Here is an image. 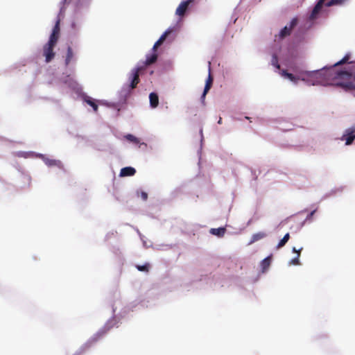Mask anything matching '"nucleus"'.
<instances>
[{"instance_id": "nucleus-1", "label": "nucleus", "mask_w": 355, "mask_h": 355, "mask_svg": "<svg viewBox=\"0 0 355 355\" xmlns=\"http://www.w3.org/2000/svg\"><path fill=\"white\" fill-rule=\"evenodd\" d=\"M328 76L327 80H331V85L342 87L345 91L355 90V83L351 72L333 70L328 73Z\"/></svg>"}, {"instance_id": "nucleus-2", "label": "nucleus", "mask_w": 355, "mask_h": 355, "mask_svg": "<svg viewBox=\"0 0 355 355\" xmlns=\"http://www.w3.org/2000/svg\"><path fill=\"white\" fill-rule=\"evenodd\" d=\"M57 42L49 40L48 42L43 46V55L45 57V62H50L55 57L54 47Z\"/></svg>"}, {"instance_id": "nucleus-3", "label": "nucleus", "mask_w": 355, "mask_h": 355, "mask_svg": "<svg viewBox=\"0 0 355 355\" xmlns=\"http://www.w3.org/2000/svg\"><path fill=\"white\" fill-rule=\"evenodd\" d=\"M144 69L143 67L135 68L132 70L129 79L130 80V87L134 89L139 83V72Z\"/></svg>"}, {"instance_id": "nucleus-4", "label": "nucleus", "mask_w": 355, "mask_h": 355, "mask_svg": "<svg viewBox=\"0 0 355 355\" xmlns=\"http://www.w3.org/2000/svg\"><path fill=\"white\" fill-rule=\"evenodd\" d=\"M297 18H293L291 23L289 27L285 26L284 28H282L279 33V37L281 38H284L288 35H290L292 29L297 25Z\"/></svg>"}, {"instance_id": "nucleus-5", "label": "nucleus", "mask_w": 355, "mask_h": 355, "mask_svg": "<svg viewBox=\"0 0 355 355\" xmlns=\"http://www.w3.org/2000/svg\"><path fill=\"white\" fill-rule=\"evenodd\" d=\"M193 0H187L180 3L178 7L176 9L175 14L180 17H182L184 15L186 11L188 9V7L191 3H192Z\"/></svg>"}, {"instance_id": "nucleus-6", "label": "nucleus", "mask_w": 355, "mask_h": 355, "mask_svg": "<svg viewBox=\"0 0 355 355\" xmlns=\"http://www.w3.org/2000/svg\"><path fill=\"white\" fill-rule=\"evenodd\" d=\"M60 19L58 17L55 22V24L53 28L52 33L50 35V37H49L50 40H53V41L58 42L59 37H60Z\"/></svg>"}, {"instance_id": "nucleus-7", "label": "nucleus", "mask_w": 355, "mask_h": 355, "mask_svg": "<svg viewBox=\"0 0 355 355\" xmlns=\"http://www.w3.org/2000/svg\"><path fill=\"white\" fill-rule=\"evenodd\" d=\"M212 83H213V77L211 75V69H210V67H209V75H208V78H207V79L206 80L205 86V88H204V92H203V94L202 95V98H204L205 97L207 93L209 92V90L211 87Z\"/></svg>"}, {"instance_id": "nucleus-8", "label": "nucleus", "mask_w": 355, "mask_h": 355, "mask_svg": "<svg viewBox=\"0 0 355 355\" xmlns=\"http://www.w3.org/2000/svg\"><path fill=\"white\" fill-rule=\"evenodd\" d=\"M172 32V30L168 29L166 30L159 38V40L155 43L153 49V51H156L157 49L163 44V42L166 39L167 36Z\"/></svg>"}, {"instance_id": "nucleus-9", "label": "nucleus", "mask_w": 355, "mask_h": 355, "mask_svg": "<svg viewBox=\"0 0 355 355\" xmlns=\"http://www.w3.org/2000/svg\"><path fill=\"white\" fill-rule=\"evenodd\" d=\"M345 140V144L347 146L351 145L355 139V134L350 133V130L347 129L345 133L342 137V140Z\"/></svg>"}, {"instance_id": "nucleus-10", "label": "nucleus", "mask_w": 355, "mask_h": 355, "mask_svg": "<svg viewBox=\"0 0 355 355\" xmlns=\"http://www.w3.org/2000/svg\"><path fill=\"white\" fill-rule=\"evenodd\" d=\"M323 3H324V0H320L319 2H318V3L315 6V7L313 8L311 15H310V19H314L316 18L318 14L320 12V11L321 10L322 6H323Z\"/></svg>"}, {"instance_id": "nucleus-11", "label": "nucleus", "mask_w": 355, "mask_h": 355, "mask_svg": "<svg viewBox=\"0 0 355 355\" xmlns=\"http://www.w3.org/2000/svg\"><path fill=\"white\" fill-rule=\"evenodd\" d=\"M136 170L131 166H127L121 168L120 171L121 177L132 176L135 174Z\"/></svg>"}, {"instance_id": "nucleus-12", "label": "nucleus", "mask_w": 355, "mask_h": 355, "mask_svg": "<svg viewBox=\"0 0 355 355\" xmlns=\"http://www.w3.org/2000/svg\"><path fill=\"white\" fill-rule=\"evenodd\" d=\"M150 106L153 108L156 107L159 104V98L157 94L152 92L149 95Z\"/></svg>"}, {"instance_id": "nucleus-13", "label": "nucleus", "mask_w": 355, "mask_h": 355, "mask_svg": "<svg viewBox=\"0 0 355 355\" xmlns=\"http://www.w3.org/2000/svg\"><path fill=\"white\" fill-rule=\"evenodd\" d=\"M226 232L225 227L212 228L210 230L211 234L216 235L218 237H223Z\"/></svg>"}, {"instance_id": "nucleus-14", "label": "nucleus", "mask_w": 355, "mask_h": 355, "mask_svg": "<svg viewBox=\"0 0 355 355\" xmlns=\"http://www.w3.org/2000/svg\"><path fill=\"white\" fill-rule=\"evenodd\" d=\"M266 236V234L263 232H259L256 234H254L252 236L251 241L250 242V244H252L259 240H261Z\"/></svg>"}, {"instance_id": "nucleus-15", "label": "nucleus", "mask_w": 355, "mask_h": 355, "mask_svg": "<svg viewBox=\"0 0 355 355\" xmlns=\"http://www.w3.org/2000/svg\"><path fill=\"white\" fill-rule=\"evenodd\" d=\"M74 56L73 49L71 46L67 48V55L65 58V64L67 66L69 64L71 61L73 60Z\"/></svg>"}, {"instance_id": "nucleus-16", "label": "nucleus", "mask_w": 355, "mask_h": 355, "mask_svg": "<svg viewBox=\"0 0 355 355\" xmlns=\"http://www.w3.org/2000/svg\"><path fill=\"white\" fill-rule=\"evenodd\" d=\"M157 60V55L154 53L150 55H147L146 57V60L144 62L145 64V66H148V65H150L153 63H155Z\"/></svg>"}, {"instance_id": "nucleus-17", "label": "nucleus", "mask_w": 355, "mask_h": 355, "mask_svg": "<svg viewBox=\"0 0 355 355\" xmlns=\"http://www.w3.org/2000/svg\"><path fill=\"white\" fill-rule=\"evenodd\" d=\"M85 101L91 107H92L93 110L94 112H97L98 111V105L96 104V103L95 102V101L94 99H92L91 97L89 96H86L85 98Z\"/></svg>"}, {"instance_id": "nucleus-18", "label": "nucleus", "mask_w": 355, "mask_h": 355, "mask_svg": "<svg viewBox=\"0 0 355 355\" xmlns=\"http://www.w3.org/2000/svg\"><path fill=\"white\" fill-rule=\"evenodd\" d=\"M290 239L289 233H286L284 237L280 240L277 245V248L279 249L284 247Z\"/></svg>"}, {"instance_id": "nucleus-19", "label": "nucleus", "mask_w": 355, "mask_h": 355, "mask_svg": "<svg viewBox=\"0 0 355 355\" xmlns=\"http://www.w3.org/2000/svg\"><path fill=\"white\" fill-rule=\"evenodd\" d=\"M349 58H350V53H347L341 60L335 63L334 67L339 66V65H341V64L348 62Z\"/></svg>"}, {"instance_id": "nucleus-20", "label": "nucleus", "mask_w": 355, "mask_h": 355, "mask_svg": "<svg viewBox=\"0 0 355 355\" xmlns=\"http://www.w3.org/2000/svg\"><path fill=\"white\" fill-rule=\"evenodd\" d=\"M125 138L127 140H128L129 141L132 142L135 144H139L140 142L139 139L138 138H137L136 137H135L134 135H132L131 134L126 135L125 136Z\"/></svg>"}, {"instance_id": "nucleus-21", "label": "nucleus", "mask_w": 355, "mask_h": 355, "mask_svg": "<svg viewBox=\"0 0 355 355\" xmlns=\"http://www.w3.org/2000/svg\"><path fill=\"white\" fill-rule=\"evenodd\" d=\"M271 64L277 69H280V65L278 63V58L277 55L273 54L271 59Z\"/></svg>"}, {"instance_id": "nucleus-22", "label": "nucleus", "mask_w": 355, "mask_h": 355, "mask_svg": "<svg viewBox=\"0 0 355 355\" xmlns=\"http://www.w3.org/2000/svg\"><path fill=\"white\" fill-rule=\"evenodd\" d=\"M282 75L284 76L285 77L288 78L289 80H291L293 82H295L297 80L296 77L293 74L288 73L286 71H283Z\"/></svg>"}, {"instance_id": "nucleus-23", "label": "nucleus", "mask_w": 355, "mask_h": 355, "mask_svg": "<svg viewBox=\"0 0 355 355\" xmlns=\"http://www.w3.org/2000/svg\"><path fill=\"white\" fill-rule=\"evenodd\" d=\"M306 74L310 78H319L322 76V73L319 71L307 72Z\"/></svg>"}, {"instance_id": "nucleus-24", "label": "nucleus", "mask_w": 355, "mask_h": 355, "mask_svg": "<svg viewBox=\"0 0 355 355\" xmlns=\"http://www.w3.org/2000/svg\"><path fill=\"white\" fill-rule=\"evenodd\" d=\"M270 264V257L265 258L261 261V266H262V268L263 270L267 269L269 267Z\"/></svg>"}, {"instance_id": "nucleus-25", "label": "nucleus", "mask_w": 355, "mask_h": 355, "mask_svg": "<svg viewBox=\"0 0 355 355\" xmlns=\"http://www.w3.org/2000/svg\"><path fill=\"white\" fill-rule=\"evenodd\" d=\"M149 267H150V265L149 263H146L143 266H139V265H137V268L139 270V271H142V272H148L149 270Z\"/></svg>"}, {"instance_id": "nucleus-26", "label": "nucleus", "mask_w": 355, "mask_h": 355, "mask_svg": "<svg viewBox=\"0 0 355 355\" xmlns=\"http://www.w3.org/2000/svg\"><path fill=\"white\" fill-rule=\"evenodd\" d=\"M346 0H331L329 1L327 5V6H331L334 5H338L343 3Z\"/></svg>"}, {"instance_id": "nucleus-27", "label": "nucleus", "mask_w": 355, "mask_h": 355, "mask_svg": "<svg viewBox=\"0 0 355 355\" xmlns=\"http://www.w3.org/2000/svg\"><path fill=\"white\" fill-rule=\"evenodd\" d=\"M290 264H292V265H300V260H299V257H296L295 258L291 259V261H290Z\"/></svg>"}, {"instance_id": "nucleus-28", "label": "nucleus", "mask_w": 355, "mask_h": 355, "mask_svg": "<svg viewBox=\"0 0 355 355\" xmlns=\"http://www.w3.org/2000/svg\"><path fill=\"white\" fill-rule=\"evenodd\" d=\"M302 249H303V248H301L300 249L297 250L295 247H293V248L292 251H293V252H294V253H297V257H300V252H301V251L302 250Z\"/></svg>"}, {"instance_id": "nucleus-29", "label": "nucleus", "mask_w": 355, "mask_h": 355, "mask_svg": "<svg viewBox=\"0 0 355 355\" xmlns=\"http://www.w3.org/2000/svg\"><path fill=\"white\" fill-rule=\"evenodd\" d=\"M141 198L144 200H146L147 198H148V194L147 193L144 192V191H142L141 193Z\"/></svg>"}, {"instance_id": "nucleus-30", "label": "nucleus", "mask_w": 355, "mask_h": 355, "mask_svg": "<svg viewBox=\"0 0 355 355\" xmlns=\"http://www.w3.org/2000/svg\"><path fill=\"white\" fill-rule=\"evenodd\" d=\"M349 130H350V133L355 134V123L350 128H347Z\"/></svg>"}, {"instance_id": "nucleus-31", "label": "nucleus", "mask_w": 355, "mask_h": 355, "mask_svg": "<svg viewBox=\"0 0 355 355\" xmlns=\"http://www.w3.org/2000/svg\"><path fill=\"white\" fill-rule=\"evenodd\" d=\"M56 161L55 160H49L46 163L49 166H53L55 164Z\"/></svg>"}, {"instance_id": "nucleus-32", "label": "nucleus", "mask_w": 355, "mask_h": 355, "mask_svg": "<svg viewBox=\"0 0 355 355\" xmlns=\"http://www.w3.org/2000/svg\"><path fill=\"white\" fill-rule=\"evenodd\" d=\"M315 210H313V211H311V212L309 214V215L308 218H309L312 217V216H313V214H314V213H315Z\"/></svg>"}, {"instance_id": "nucleus-33", "label": "nucleus", "mask_w": 355, "mask_h": 355, "mask_svg": "<svg viewBox=\"0 0 355 355\" xmlns=\"http://www.w3.org/2000/svg\"><path fill=\"white\" fill-rule=\"evenodd\" d=\"M218 124H221V123H222V119H221V117H220V118H219V120H218Z\"/></svg>"}, {"instance_id": "nucleus-34", "label": "nucleus", "mask_w": 355, "mask_h": 355, "mask_svg": "<svg viewBox=\"0 0 355 355\" xmlns=\"http://www.w3.org/2000/svg\"><path fill=\"white\" fill-rule=\"evenodd\" d=\"M318 83H323V81L322 80H318L317 81Z\"/></svg>"}]
</instances>
